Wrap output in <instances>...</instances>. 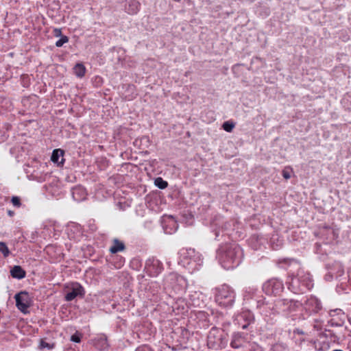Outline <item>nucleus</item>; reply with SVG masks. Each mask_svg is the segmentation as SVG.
I'll list each match as a JSON object with an SVG mask.
<instances>
[{
	"label": "nucleus",
	"instance_id": "21",
	"mask_svg": "<svg viewBox=\"0 0 351 351\" xmlns=\"http://www.w3.org/2000/svg\"><path fill=\"white\" fill-rule=\"evenodd\" d=\"M71 340L76 343H80L81 341V337L79 334L75 333L71 336Z\"/></svg>",
	"mask_w": 351,
	"mask_h": 351
},
{
	"label": "nucleus",
	"instance_id": "9",
	"mask_svg": "<svg viewBox=\"0 0 351 351\" xmlns=\"http://www.w3.org/2000/svg\"><path fill=\"white\" fill-rule=\"evenodd\" d=\"M269 286L272 287L271 293L275 295L279 294L283 289V285L279 281L269 282Z\"/></svg>",
	"mask_w": 351,
	"mask_h": 351
},
{
	"label": "nucleus",
	"instance_id": "20",
	"mask_svg": "<svg viewBox=\"0 0 351 351\" xmlns=\"http://www.w3.org/2000/svg\"><path fill=\"white\" fill-rule=\"evenodd\" d=\"M11 202L14 206L20 207L21 205L20 198L16 196L12 197Z\"/></svg>",
	"mask_w": 351,
	"mask_h": 351
},
{
	"label": "nucleus",
	"instance_id": "12",
	"mask_svg": "<svg viewBox=\"0 0 351 351\" xmlns=\"http://www.w3.org/2000/svg\"><path fill=\"white\" fill-rule=\"evenodd\" d=\"M239 317L245 320L246 322H248V324L253 322L254 320L253 314L250 311H243L239 315Z\"/></svg>",
	"mask_w": 351,
	"mask_h": 351
},
{
	"label": "nucleus",
	"instance_id": "15",
	"mask_svg": "<svg viewBox=\"0 0 351 351\" xmlns=\"http://www.w3.org/2000/svg\"><path fill=\"white\" fill-rule=\"evenodd\" d=\"M0 252L3 254L4 257H7L10 254V250L5 243L0 241Z\"/></svg>",
	"mask_w": 351,
	"mask_h": 351
},
{
	"label": "nucleus",
	"instance_id": "5",
	"mask_svg": "<svg viewBox=\"0 0 351 351\" xmlns=\"http://www.w3.org/2000/svg\"><path fill=\"white\" fill-rule=\"evenodd\" d=\"M196 252L193 248L183 249L180 252L181 261L185 263V261L192 260L195 258Z\"/></svg>",
	"mask_w": 351,
	"mask_h": 351
},
{
	"label": "nucleus",
	"instance_id": "14",
	"mask_svg": "<svg viewBox=\"0 0 351 351\" xmlns=\"http://www.w3.org/2000/svg\"><path fill=\"white\" fill-rule=\"evenodd\" d=\"M154 183L156 186H157L159 189H164L167 188L168 186V183L166 181L163 180L162 178H157L155 180Z\"/></svg>",
	"mask_w": 351,
	"mask_h": 351
},
{
	"label": "nucleus",
	"instance_id": "2",
	"mask_svg": "<svg viewBox=\"0 0 351 351\" xmlns=\"http://www.w3.org/2000/svg\"><path fill=\"white\" fill-rule=\"evenodd\" d=\"M17 308L23 313H26L30 306V299L26 291H21L14 296Z\"/></svg>",
	"mask_w": 351,
	"mask_h": 351
},
{
	"label": "nucleus",
	"instance_id": "22",
	"mask_svg": "<svg viewBox=\"0 0 351 351\" xmlns=\"http://www.w3.org/2000/svg\"><path fill=\"white\" fill-rule=\"evenodd\" d=\"M53 32H54V36H60L61 34H62V32H61V29H58V28H56L54 30H53Z\"/></svg>",
	"mask_w": 351,
	"mask_h": 351
},
{
	"label": "nucleus",
	"instance_id": "18",
	"mask_svg": "<svg viewBox=\"0 0 351 351\" xmlns=\"http://www.w3.org/2000/svg\"><path fill=\"white\" fill-rule=\"evenodd\" d=\"M39 347L40 349L47 348L49 350H51V349L53 348L54 344L53 343L50 344V343L46 342L44 339H41L40 342Z\"/></svg>",
	"mask_w": 351,
	"mask_h": 351
},
{
	"label": "nucleus",
	"instance_id": "13",
	"mask_svg": "<svg viewBox=\"0 0 351 351\" xmlns=\"http://www.w3.org/2000/svg\"><path fill=\"white\" fill-rule=\"evenodd\" d=\"M139 8V3L135 0H132L129 3L128 12L130 14H135L138 12Z\"/></svg>",
	"mask_w": 351,
	"mask_h": 351
},
{
	"label": "nucleus",
	"instance_id": "17",
	"mask_svg": "<svg viewBox=\"0 0 351 351\" xmlns=\"http://www.w3.org/2000/svg\"><path fill=\"white\" fill-rule=\"evenodd\" d=\"M292 169L289 167H286L282 171V176L285 179L288 180L291 177Z\"/></svg>",
	"mask_w": 351,
	"mask_h": 351
},
{
	"label": "nucleus",
	"instance_id": "25",
	"mask_svg": "<svg viewBox=\"0 0 351 351\" xmlns=\"http://www.w3.org/2000/svg\"><path fill=\"white\" fill-rule=\"evenodd\" d=\"M8 214L10 216H11V217H12V216H13V215H14V211L8 210Z\"/></svg>",
	"mask_w": 351,
	"mask_h": 351
},
{
	"label": "nucleus",
	"instance_id": "10",
	"mask_svg": "<svg viewBox=\"0 0 351 351\" xmlns=\"http://www.w3.org/2000/svg\"><path fill=\"white\" fill-rule=\"evenodd\" d=\"M74 73L79 77H82L85 75L86 68L82 63H77L73 68Z\"/></svg>",
	"mask_w": 351,
	"mask_h": 351
},
{
	"label": "nucleus",
	"instance_id": "4",
	"mask_svg": "<svg viewBox=\"0 0 351 351\" xmlns=\"http://www.w3.org/2000/svg\"><path fill=\"white\" fill-rule=\"evenodd\" d=\"M84 295V288L80 284H76L72 287V291L65 295V300L68 302L71 301L77 296L83 297Z\"/></svg>",
	"mask_w": 351,
	"mask_h": 351
},
{
	"label": "nucleus",
	"instance_id": "24",
	"mask_svg": "<svg viewBox=\"0 0 351 351\" xmlns=\"http://www.w3.org/2000/svg\"><path fill=\"white\" fill-rule=\"evenodd\" d=\"M250 324H248V322H247L245 324L242 326V328L243 329H246Z\"/></svg>",
	"mask_w": 351,
	"mask_h": 351
},
{
	"label": "nucleus",
	"instance_id": "23",
	"mask_svg": "<svg viewBox=\"0 0 351 351\" xmlns=\"http://www.w3.org/2000/svg\"><path fill=\"white\" fill-rule=\"evenodd\" d=\"M169 276L171 277V279L178 277V274H174V273L173 274H171Z\"/></svg>",
	"mask_w": 351,
	"mask_h": 351
},
{
	"label": "nucleus",
	"instance_id": "19",
	"mask_svg": "<svg viewBox=\"0 0 351 351\" xmlns=\"http://www.w3.org/2000/svg\"><path fill=\"white\" fill-rule=\"evenodd\" d=\"M69 38L66 36H61L60 39H59L56 43V45L58 47H62L64 43H68Z\"/></svg>",
	"mask_w": 351,
	"mask_h": 351
},
{
	"label": "nucleus",
	"instance_id": "16",
	"mask_svg": "<svg viewBox=\"0 0 351 351\" xmlns=\"http://www.w3.org/2000/svg\"><path fill=\"white\" fill-rule=\"evenodd\" d=\"M222 128L226 132H230L234 128V123L231 121H225L222 125Z\"/></svg>",
	"mask_w": 351,
	"mask_h": 351
},
{
	"label": "nucleus",
	"instance_id": "7",
	"mask_svg": "<svg viewBox=\"0 0 351 351\" xmlns=\"http://www.w3.org/2000/svg\"><path fill=\"white\" fill-rule=\"evenodd\" d=\"M11 276L14 278L21 279L25 276V271L19 265H15L10 271Z\"/></svg>",
	"mask_w": 351,
	"mask_h": 351
},
{
	"label": "nucleus",
	"instance_id": "27",
	"mask_svg": "<svg viewBox=\"0 0 351 351\" xmlns=\"http://www.w3.org/2000/svg\"><path fill=\"white\" fill-rule=\"evenodd\" d=\"M76 190L73 193V195H74L75 193Z\"/></svg>",
	"mask_w": 351,
	"mask_h": 351
},
{
	"label": "nucleus",
	"instance_id": "3",
	"mask_svg": "<svg viewBox=\"0 0 351 351\" xmlns=\"http://www.w3.org/2000/svg\"><path fill=\"white\" fill-rule=\"evenodd\" d=\"M237 251L235 248L230 247L221 255L220 260L223 263V267L229 269L233 267V264L236 262Z\"/></svg>",
	"mask_w": 351,
	"mask_h": 351
},
{
	"label": "nucleus",
	"instance_id": "6",
	"mask_svg": "<svg viewBox=\"0 0 351 351\" xmlns=\"http://www.w3.org/2000/svg\"><path fill=\"white\" fill-rule=\"evenodd\" d=\"M125 249V244L120 241L118 239L113 240V244L110 248V252L112 254H116L119 252L123 251Z\"/></svg>",
	"mask_w": 351,
	"mask_h": 351
},
{
	"label": "nucleus",
	"instance_id": "8",
	"mask_svg": "<svg viewBox=\"0 0 351 351\" xmlns=\"http://www.w3.org/2000/svg\"><path fill=\"white\" fill-rule=\"evenodd\" d=\"M243 342H244L243 338L241 335H234L233 336L232 340L230 343V346L232 348H235V349L239 348L243 346Z\"/></svg>",
	"mask_w": 351,
	"mask_h": 351
},
{
	"label": "nucleus",
	"instance_id": "11",
	"mask_svg": "<svg viewBox=\"0 0 351 351\" xmlns=\"http://www.w3.org/2000/svg\"><path fill=\"white\" fill-rule=\"evenodd\" d=\"M63 154H64L63 150H62L60 149H55V150H53V152L52 153L51 159L53 162L62 164L64 160L62 159L61 162H59V158L60 156L62 157Z\"/></svg>",
	"mask_w": 351,
	"mask_h": 351
},
{
	"label": "nucleus",
	"instance_id": "26",
	"mask_svg": "<svg viewBox=\"0 0 351 351\" xmlns=\"http://www.w3.org/2000/svg\"><path fill=\"white\" fill-rule=\"evenodd\" d=\"M211 335H212V331L210 332L209 335H208V338H210Z\"/></svg>",
	"mask_w": 351,
	"mask_h": 351
},
{
	"label": "nucleus",
	"instance_id": "1",
	"mask_svg": "<svg viewBox=\"0 0 351 351\" xmlns=\"http://www.w3.org/2000/svg\"><path fill=\"white\" fill-rule=\"evenodd\" d=\"M234 294L230 287L223 285L217 289L215 301L221 306H231L234 302Z\"/></svg>",
	"mask_w": 351,
	"mask_h": 351
}]
</instances>
